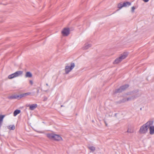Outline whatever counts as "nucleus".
<instances>
[{
    "label": "nucleus",
    "instance_id": "nucleus-6",
    "mask_svg": "<svg viewBox=\"0 0 154 154\" xmlns=\"http://www.w3.org/2000/svg\"><path fill=\"white\" fill-rule=\"evenodd\" d=\"M61 33L63 36H67L69 34V28H65L62 30Z\"/></svg>",
    "mask_w": 154,
    "mask_h": 154
},
{
    "label": "nucleus",
    "instance_id": "nucleus-18",
    "mask_svg": "<svg viewBox=\"0 0 154 154\" xmlns=\"http://www.w3.org/2000/svg\"><path fill=\"white\" fill-rule=\"evenodd\" d=\"M14 73H13L11 75H9L8 77V78L9 79H13V78H14L15 77H15V75H14Z\"/></svg>",
    "mask_w": 154,
    "mask_h": 154
},
{
    "label": "nucleus",
    "instance_id": "nucleus-19",
    "mask_svg": "<svg viewBox=\"0 0 154 154\" xmlns=\"http://www.w3.org/2000/svg\"><path fill=\"white\" fill-rule=\"evenodd\" d=\"M5 117L4 115H0V123H2V121L4 118Z\"/></svg>",
    "mask_w": 154,
    "mask_h": 154
},
{
    "label": "nucleus",
    "instance_id": "nucleus-1",
    "mask_svg": "<svg viewBox=\"0 0 154 154\" xmlns=\"http://www.w3.org/2000/svg\"><path fill=\"white\" fill-rule=\"evenodd\" d=\"M128 53L125 52L121 54V56L118 58H117L113 62V64H117L120 62L122 60L125 59L127 56Z\"/></svg>",
    "mask_w": 154,
    "mask_h": 154
},
{
    "label": "nucleus",
    "instance_id": "nucleus-23",
    "mask_svg": "<svg viewBox=\"0 0 154 154\" xmlns=\"http://www.w3.org/2000/svg\"><path fill=\"white\" fill-rule=\"evenodd\" d=\"M138 90H136L135 91H132V92H130V93H128L127 94H126V95H131V93H137V92H138Z\"/></svg>",
    "mask_w": 154,
    "mask_h": 154
},
{
    "label": "nucleus",
    "instance_id": "nucleus-12",
    "mask_svg": "<svg viewBox=\"0 0 154 154\" xmlns=\"http://www.w3.org/2000/svg\"><path fill=\"white\" fill-rule=\"evenodd\" d=\"M149 128V134L151 135L154 134V126L150 127Z\"/></svg>",
    "mask_w": 154,
    "mask_h": 154
},
{
    "label": "nucleus",
    "instance_id": "nucleus-20",
    "mask_svg": "<svg viewBox=\"0 0 154 154\" xmlns=\"http://www.w3.org/2000/svg\"><path fill=\"white\" fill-rule=\"evenodd\" d=\"M8 128L10 130H14L15 129V127L14 125H10L8 126Z\"/></svg>",
    "mask_w": 154,
    "mask_h": 154
},
{
    "label": "nucleus",
    "instance_id": "nucleus-33",
    "mask_svg": "<svg viewBox=\"0 0 154 154\" xmlns=\"http://www.w3.org/2000/svg\"><path fill=\"white\" fill-rule=\"evenodd\" d=\"M105 122V123L106 126H107V124L106 122Z\"/></svg>",
    "mask_w": 154,
    "mask_h": 154
},
{
    "label": "nucleus",
    "instance_id": "nucleus-31",
    "mask_svg": "<svg viewBox=\"0 0 154 154\" xmlns=\"http://www.w3.org/2000/svg\"><path fill=\"white\" fill-rule=\"evenodd\" d=\"M127 132H129V133H131L132 132L131 131H129L128 129V130Z\"/></svg>",
    "mask_w": 154,
    "mask_h": 154
},
{
    "label": "nucleus",
    "instance_id": "nucleus-28",
    "mask_svg": "<svg viewBox=\"0 0 154 154\" xmlns=\"http://www.w3.org/2000/svg\"><path fill=\"white\" fill-rule=\"evenodd\" d=\"M47 98L46 97H44V100H43V101H46V100H47Z\"/></svg>",
    "mask_w": 154,
    "mask_h": 154
},
{
    "label": "nucleus",
    "instance_id": "nucleus-4",
    "mask_svg": "<svg viewBox=\"0 0 154 154\" xmlns=\"http://www.w3.org/2000/svg\"><path fill=\"white\" fill-rule=\"evenodd\" d=\"M148 128L144 124L140 127L139 132L140 134H145L148 131Z\"/></svg>",
    "mask_w": 154,
    "mask_h": 154
},
{
    "label": "nucleus",
    "instance_id": "nucleus-27",
    "mask_svg": "<svg viewBox=\"0 0 154 154\" xmlns=\"http://www.w3.org/2000/svg\"><path fill=\"white\" fill-rule=\"evenodd\" d=\"M115 103L117 104H120V103H122L121 102V100H119V101L116 102Z\"/></svg>",
    "mask_w": 154,
    "mask_h": 154
},
{
    "label": "nucleus",
    "instance_id": "nucleus-36",
    "mask_svg": "<svg viewBox=\"0 0 154 154\" xmlns=\"http://www.w3.org/2000/svg\"><path fill=\"white\" fill-rule=\"evenodd\" d=\"M63 105H61V107H63Z\"/></svg>",
    "mask_w": 154,
    "mask_h": 154
},
{
    "label": "nucleus",
    "instance_id": "nucleus-2",
    "mask_svg": "<svg viewBox=\"0 0 154 154\" xmlns=\"http://www.w3.org/2000/svg\"><path fill=\"white\" fill-rule=\"evenodd\" d=\"M47 136L49 138L54 139L56 141H60L62 140V138L59 135L53 134H47Z\"/></svg>",
    "mask_w": 154,
    "mask_h": 154
},
{
    "label": "nucleus",
    "instance_id": "nucleus-35",
    "mask_svg": "<svg viewBox=\"0 0 154 154\" xmlns=\"http://www.w3.org/2000/svg\"><path fill=\"white\" fill-rule=\"evenodd\" d=\"M46 85L47 86H48V84L46 83Z\"/></svg>",
    "mask_w": 154,
    "mask_h": 154
},
{
    "label": "nucleus",
    "instance_id": "nucleus-11",
    "mask_svg": "<svg viewBox=\"0 0 154 154\" xmlns=\"http://www.w3.org/2000/svg\"><path fill=\"white\" fill-rule=\"evenodd\" d=\"M29 109L30 110H32L36 108L37 106V105L36 104H32L31 105H29Z\"/></svg>",
    "mask_w": 154,
    "mask_h": 154
},
{
    "label": "nucleus",
    "instance_id": "nucleus-38",
    "mask_svg": "<svg viewBox=\"0 0 154 154\" xmlns=\"http://www.w3.org/2000/svg\"><path fill=\"white\" fill-rule=\"evenodd\" d=\"M115 13V12H114V13H113V14H114V13Z\"/></svg>",
    "mask_w": 154,
    "mask_h": 154
},
{
    "label": "nucleus",
    "instance_id": "nucleus-14",
    "mask_svg": "<svg viewBox=\"0 0 154 154\" xmlns=\"http://www.w3.org/2000/svg\"><path fill=\"white\" fill-rule=\"evenodd\" d=\"M32 76V74L30 72H26L25 77L26 78H31Z\"/></svg>",
    "mask_w": 154,
    "mask_h": 154
},
{
    "label": "nucleus",
    "instance_id": "nucleus-9",
    "mask_svg": "<svg viewBox=\"0 0 154 154\" xmlns=\"http://www.w3.org/2000/svg\"><path fill=\"white\" fill-rule=\"evenodd\" d=\"M153 124V122L152 121H149L144 124L145 125H146L147 128H149L151 126V125H152Z\"/></svg>",
    "mask_w": 154,
    "mask_h": 154
},
{
    "label": "nucleus",
    "instance_id": "nucleus-10",
    "mask_svg": "<svg viewBox=\"0 0 154 154\" xmlns=\"http://www.w3.org/2000/svg\"><path fill=\"white\" fill-rule=\"evenodd\" d=\"M14 75H15L16 77L22 75L23 73V72L21 71H18L14 72Z\"/></svg>",
    "mask_w": 154,
    "mask_h": 154
},
{
    "label": "nucleus",
    "instance_id": "nucleus-32",
    "mask_svg": "<svg viewBox=\"0 0 154 154\" xmlns=\"http://www.w3.org/2000/svg\"><path fill=\"white\" fill-rule=\"evenodd\" d=\"M115 116L116 117L117 116V113H115Z\"/></svg>",
    "mask_w": 154,
    "mask_h": 154
},
{
    "label": "nucleus",
    "instance_id": "nucleus-17",
    "mask_svg": "<svg viewBox=\"0 0 154 154\" xmlns=\"http://www.w3.org/2000/svg\"><path fill=\"white\" fill-rule=\"evenodd\" d=\"M20 110L19 109H16L15 110L13 113L14 116H16L17 114L20 113Z\"/></svg>",
    "mask_w": 154,
    "mask_h": 154
},
{
    "label": "nucleus",
    "instance_id": "nucleus-5",
    "mask_svg": "<svg viewBox=\"0 0 154 154\" xmlns=\"http://www.w3.org/2000/svg\"><path fill=\"white\" fill-rule=\"evenodd\" d=\"M75 66V63H71L70 66H66L65 69V73L66 74H68L74 67Z\"/></svg>",
    "mask_w": 154,
    "mask_h": 154
},
{
    "label": "nucleus",
    "instance_id": "nucleus-34",
    "mask_svg": "<svg viewBox=\"0 0 154 154\" xmlns=\"http://www.w3.org/2000/svg\"><path fill=\"white\" fill-rule=\"evenodd\" d=\"M32 95H34V93H32Z\"/></svg>",
    "mask_w": 154,
    "mask_h": 154
},
{
    "label": "nucleus",
    "instance_id": "nucleus-15",
    "mask_svg": "<svg viewBox=\"0 0 154 154\" xmlns=\"http://www.w3.org/2000/svg\"><path fill=\"white\" fill-rule=\"evenodd\" d=\"M91 46V45L90 44H85L84 47L82 48L83 50H86L88 49Z\"/></svg>",
    "mask_w": 154,
    "mask_h": 154
},
{
    "label": "nucleus",
    "instance_id": "nucleus-16",
    "mask_svg": "<svg viewBox=\"0 0 154 154\" xmlns=\"http://www.w3.org/2000/svg\"><path fill=\"white\" fill-rule=\"evenodd\" d=\"M124 7H127L130 6L131 5V2H124L123 3Z\"/></svg>",
    "mask_w": 154,
    "mask_h": 154
},
{
    "label": "nucleus",
    "instance_id": "nucleus-29",
    "mask_svg": "<svg viewBox=\"0 0 154 154\" xmlns=\"http://www.w3.org/2000/svg\"><path fill=\"white\" fill-rule=\"evenodd\" d=\"M29 83L31 85H32L33 84V81L32 80H30Z\"/></svg>",
    "mask_w": 154,
    "mask_h": 154
},
{
    "label": "nucleus",
    "instance_id": "nucleus-3",
    "mask_svg": "<svg viewBox=\"0 0 154 154\" xmlns=\"http://www.w3.org/2000/svg\"><path fill=\"white\" fill-rule=\"evenodd\" d=\"M129 87L128 84H125L121 86L119 88L116 89L114 92V93L116 94L120 93L125 90L126 88Z\"/></svg>",
    "mask_w": 154,
    "mask_h": 154
},
{
    "label": "nucleus",
    "instance_id": "nucleus-30",
    "mask_svg": "<svg viewBox=\"0 0 154 154\" xmlns=\"http://www.w3.org/2000/svg\"><path fill=\"white\" fill-rule=\"evenodd\" d=\"M143 0L144 2H147L149 1V0Z\"/></svg>",
    "mask_w": 154,
    "mask_h": 154
},
{
    "label": "nucleus",
    "instance_id": "nucleus-8",
    "mask_svg": "<svg viewBox=\"0 0 154 154\" xmlns=\"http://www.w3.org/2000/svg\"><path fill=\"white\" fill-rule=\"evenodd\" d=\"M8 98L11 100L16 99L17 98H19L18 99H20L19 95H17L9 96L8 97Z\"/></svg>",
    "mask_w": 154,
    "mask_h": 154
},
{
    "label": "nucleus",
    "instance_id": "nucleus-37",
    "mask_svg": "<svg viewBox=\"0 0 154 154\" xmlns=\"http://www.w3.org/2000/svg\"><path fill=\"white\" fill-rule=\"evenodd\" d=\"M140 109L141 110L142 109V108H140Z\"/></svg>",
    "mask_w": 154,
    "mask_h": 154
},
{
    "label": "nucleus",
    "instance_id": "nucleus-26",
    "mask_svg": "<svg viewBox=\"0 0 154 154\" xmlns=\"http://www.w3.org/2000/svg\"><path fill=\"white\" fill-rule=\"evenodd\" d=\"M36 89H37L36 93H37V94H38V93H39V88L38 87Z\"/></svg>",
    "mask_w": 154,
    "mask_h": 154
},
{
    "label": "nucleus",
    "instance_id": "nucleus-7",
    "mask_svg": "<svg viewBox=\"0 0 154 154\" xmlns=\"http://www.w3.org/2000/svg\"><path fill=\"white\" fill-rule=\"evenodd\" d=\"M141 94H137L135 95L132 96L130 97H128L127 99H126V101L131 100H134L136 98L140 96Z\"/></svg>",
    "mask_w": 154,
    "mask_h": 154
},
{
    "label": "nucleus",
    "instance_id": "nucleus-25",
    "mask_svg": "<svg viewBox=\"0 0 154 154\" xmlns=\"http://www.w3.org/2000/svg\"><path fill=\"white\" fill-rule=\"evenodd\" d=\"M135 9V8L134 6H133L131 8V11L132 12H134V10Z\"/></svg>",
    "mask_w": 154,
    "mask_h": 154
},
{
    "label": "nucleus",
    "instance_id": "nucleus-21",
    "mask_svg": "<svg viewBox=\"0 0 154 154\" xmlns=\"http://www.w3.org/2000/svg\"><path fill=\"white\" fill-rule=\"evenodd\" d=\"M123 7H124V6H123V4L122 2H121L119 3L118 5V7L119 9H121Z\"/></svg>",
    "mask_w": 154,
    "mask_h": 154
},
{
    "label": "nucleus",
    "instance_id": "nucleus-13",
    "mask_svg": "<svg viewBox=\"0 0 154 154\" xmlns=\"http://www.w3.org/2000/svg\"><path fill=\"white\" fill-rule=\"evenodd\" d=\"M31 94V93L28 92L22 94H20V95H19V99H20L23 97H24L27 95H30Z\"/></svg>",
    "mask_w": 154,
    "mask_h": 154
},
{
    "label": "nucleus",
    "instance_id": "nucleus-22",
    "mask_svg": "<svg viewBox=\"0 0 154 154\" xmlns=\"http://www.w3.org/2000/svg\"><path fill=\"white\" fill-rule=\"evenodd\" d=\"M88 148L92 151H94L95 150V148L93 146H90L88 147Z\"/></svg>",
    "mask_w": 154,
    "mask_h": 154
},
{
    "label": "nucleus",
    "instance_id": "nucleus-24",
    "mask_svg": "<svg viewBox=\"0 0 154 154\" xmlns=\"http://www.w3.org/2000/svg\"><path fill=\"white\" fill-rule=\"evenodd\" d=\"M121 102L122 103H125L126 101V100L125 98H123L121 100Z\"/></svg>",
    "mask_w": 154,
    "mask_h": 154
}]
</instances>
